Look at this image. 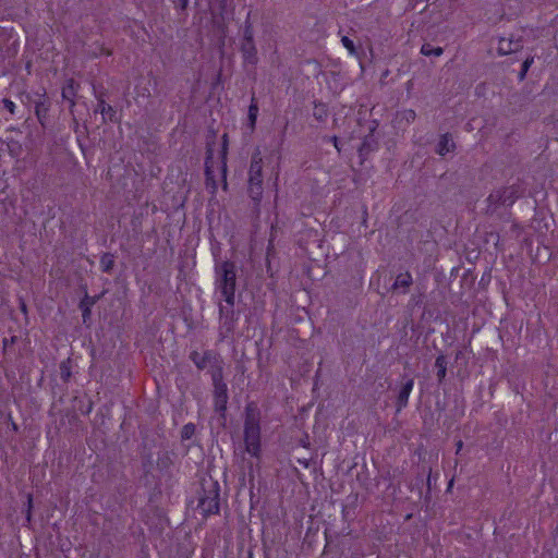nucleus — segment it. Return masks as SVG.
<instances>
[{
    "label": "nucleus",
    "mask_w": 558,
    "mask_h": 558,
    "mask_svg": "<svg viewBox=\"0 0 558 558\" xmlns=\"http://www.w3.org/2000/svg\"><path fill=\"white\" fill-rule=\"evenodd\" d=\"M215 141L207 142L206 145V159H205V177L206 186L210 189L211 193L217 191L216 170H218L222 178V187L227 190V154H228V135L222 136V147L219 151V156L215 159L214 156Z\"/></svg>",
    "instance_id": "f257e3e1"
},
{
    "label": "nucleus",
    "mask_w": 558,
    "mask_h": 558,
    "mask_svg": "<svg viewBox=\"0 0 558 558\" xmlns=\"http://www.w3.org/2000/svg\"><path fill=\"white\" fill-rule=\"evenodd\" d=\"M260 411L255 402L245 407L244 442L246 451L253 457L260 452Z\"/></svg>",
    "instance_id": "f03ea898"
},
{
    "label": "nucleus",
    "mask_w": 558,
    "mask_h": 558,
    "mask_svg": "<svg viewBox=\"0 0 558 558\" xmlns=\"http://www.w3.org/2000/svg\"><path fill=\"white\" fill-rule=\"evenodd\" d=\"M216 289L220 292L225 302L235 299L236 266L233 262L225 260L216 265Z\"/></svg>",
    "instance_id": "7ed1b4c3"
},
{
    "label": "nucleus",
    "mask_w": 558,
    "mask_h": 558,
    "mask_svg": "<svg viewBox=\"0 0 558 558\" xmlns=\"http://www.w3.org/2000/svg\"><path fill=\"white\" fill-rule=\"evenodd\" d=\"M250 197L258 205L263 197V157L260 150H256L252 155L248 170V187Z\"/></svg>",
    "instance_id": "20e7f679"
},
{
    "label": "nucleus",
    "mask_w": 558,
    "mask_h": 558,
    "mask_svg": "<svg viewBox=\"0 0 558 558\" xmlns=\"http://www.w3.org/2000/svg\"><path fill=\"white\" fill-rule=\"evenodd\" d=\"M240 50L245 63L255 65L258 62L257 49L254 43L253 25L250 22V15L244 23Z\"/></svg>",
    "instance_id": "39448f33"
},
{
    "label": "nucleus",
    "mask_w": 558,
    "mask_h": 558,
    "mask_svg": "<svg viewBox=\"0 0 558 558\" xmlns=\"http://www.w3.org/2000/svg\"><path fill=\"white\" fill-rule=\"evenodd\" d=\"M220 335L228 337L234 332L238 316L234 311V299L226 304H219Z\"/></svg>",
    "instance_id": "423d86ee"
},
{
    "label": "nucleus",
    "mask_w": 558,
    "mask_h": 558,
    "mask_svg": "<svg viewBox=\"0 0 558 558\" xmlns=\"http://www.w3.org/2000/svg\"><path fill=\"white\" fill-rule=\"evenodd\" d=\"M198 507L205 517L219 512V488L217 483L213 484L211 488L204 492V496L199 498Z\"/></svg>",
    "instance_id": "0eeeda50"
},
{
    "label": "nucleus",
    "mask_w": 558,
    "mask_h": 558,
    "mask_svg": "<svg viewBox=\"0 0 558 558\" xmlns=\"http://www.w3.org/2000/svg\"><path fill=\"white\" fill-rule=\"evenodd\" d=\"M518 198V189L512 186L502 187L493 192L487 201L492 204L507 205L510 206Z\"/></svg>",
    "instance_id": "6e6552de"
},
{
    "label": "nucleus",
    "mask_w": 558,
    "mask_h": 558,
    "mask_svg": "<svg viewBox=\"0 0 558 558\" xmlns=\"http://www.w3.org/2000/svg\"><path fill=\"white\" fill-rule=\"evenodd\" d=\"M214 407L217 412L225 413L228 403L227 384L214 386Z\"/></svg>",
    "instance_id": "1a4fd4ad"
},
{
    "label": "nucleus",
    "mask_w": 558,
    "mask_h": 558,
    "mask_svg": "<svg viewBox=\"0 0 558 558\" xmlns=\"http://www.w3.org/2000/svg\"><path fill=\"white\" fill-rule=\"evenodd\" d=\"M523 47L521 39L500 38L497 51L500 56L510 54L521 50Z\"/></svg>",
    "instance_id": "9d476101"
},
{
    "label": "nucleus",
    "mask_w": 558,
    "mask_h": 558,
    "mask_svg": "<svg viewBox=\"0 0 558 558\" xmlns=\"http://www.w3.org/2000/svg\"><path fill=\"white\" fill-rule=\"evenodd\" d=\"M208 373L210 374L213 386L226 384L223 381V361L220 355L213 357Z\"/></svg>",
    "instance_id": "9b49d317"
},
{
    "label": "nucleus",
    "mask_w": 558,
    "mask_h": 558,
    "mask_svg": "<svg viewBox=\"0 0 558 558\" xmlns=\"http://www.w3.org/2000/svg\"><path fill=\"white\" fill-rule=\"evenodd\" d=\"M219 354L214 351H205L204 354L198 353L197 351H193L190 354V359L194 362L198 369H205L209 367L213 357H217Z\"/></svg>",
    "instance_id": "f8f14e48"
},
{
    "label": "nucleus",
    "mask_w": 558,
    "mask_h": 558,
    "mask_svg": "<svg viewBox=\"0 0 558 558\" xmlns=\"http://www.w3.org/2000/svg\"><path fill=\"white\" fill-rule=\"evenodd\" d=\"M39 97H40L39 100L35 101V114L38 119V122L43 126H45L46 121L48 119V111H49L50 104L46 98L45 92Z\"/></svg>",
    "instance_id": "ddd939ff"
},
{
    "label": "nucleus",
    "mask_w": 558,
    "mask_h": 558,
    "mask_svg": "<svg viewBox=\"0 0 558 558\" xmlns=\"http://www.w3.org/2000/svg\"><path fill=\"white\" fill-rule=\"evenodd\" d=\"M414 380L408 379L401 387L398 397H397V411H401L403 408L408 405L409 396L413 389Z\"/></svg>",
    "instance_id": "4468645a"
},
{
    "label": "nucleus",
    "mask_w": 558,
    "mask_h": 558,
    "mask_svg": "<svg viewBox=\"0 0 558 558\" xmlns=\"http://www.w3.org/2000/svg\"><path fill=\"white\" fill-rule=\"evenodd\" d=\"M456 149V144L452 140L451 134L446 133L442 134L437 144L436 153L440 156H445L448 153H451Z\"/></svg>",
    "instance_id": "2eb2a0df"
},
{
    "label": "nucleus",
    "mask_w": 558,
    "mask_h": 558,
    "mask_svg": "<svg viewBox=\"0 0 558 558\" xmlns=\"http://www.w3.org/2000/svg\"><path fill=\"white\" fill-rule=\"evenodd\" d=\"M104 96V93L96 94L98 104L95 112H100L104 118L108 116L109 120L113 121L116 119V110L112 108V106L106 104Z\"/></svg>",
    "instance_id": "dca6fc26"
},
{
    "label": "nucleus",
    "mask_w": 558,
    "mask_h": 558,
    "mask_svg": "<svg viewBox=\"0 0 558 558\" xmlns=\"http://www.w3.org/2000/svg\"><path fill=\"white\" fill-rule=\"evenodd\" d=\"M77 84L73 78L68 80L66 85L62 88V98L70 102V108L75 106L74 97L76 95Z\"/></svg>",
    "instance_id": "f3484780"
},
{
    "label": "nucleus",
    "mask_w": 558,
    "mask_h": 558,
    "mask_svg": "<svg viewBox=\"0 0 558 558\" xmlns=\"http://www.w3.org/2000/svg\"><path fill=\"white\" fill-rule=\"evenodd\" d=\"M99 296H89L85 293V296L80 302V308L82 310L83 323H86L90 317V307L98 301Z\"/></svg>",
    "instance_id": "a211bd4d"
},
{
    "label": "nucleus",
    "mask_w": 558,
    "mask_h": 558,
    "mask_svg": "<svg viewBox=\"0 0 558 558\" xmlns=\"http://www.w3.org/2000/svg\"><path fill=\"white\" fill-rule=\"evenodd\" d=\"M413 283L412 275L409 271H405L403 274H399L396 278L395 283L392 284V290L402 289L403 293L408 291V289Z\"/></svg>",
    "instance_id": "6ab92c4d"
},
{
    "label": "nucleus",
    "mask_w": 558,
    "mask_h": 558,
    "mask_svg": "<svg viewBox=\"0 0 558 558\" xmlns=\"http://www.w3.org/2000/svg\"><path fill=\"white\" fill-rule=\"evenodd\" d=\"M435 366L437 368V379H438V383H442V380L445 379L446 377V373H447V361H446V357L445 355H439L437 356L436 361H435Z\"/></svg>",
    "instance_id": "aec40b11"
},
{
    "label": "nucleus",
    "mask_w": 558,
    "mask_h": 558,
    "mask_svg": "<svg viewBox=\"0 0 558 558\" xmlns=\"http://www.w3.org/2000/svg\"><path fill=\"white\" fill-rule=\"evenodd\" d=\"M114 256L110 253H105L100 257V268L104 272L110 274L114 267Z\"/></svg>",
    "instance_id": "412c9836"
},
{
    "label": "nucleus",
    "mask_w": 558,
    "mask_h": 558,
    "mask_svg": "<svg viewBox=\"0 0 558 558\" xmlns=\"http://www.w3.org/2000/svg\"><path fill=\"white\" fill-rule=\"evenodd\" d=\"M257 114H258V104H257V99L253 96L251 99V105L248 107V121H250L252 129H254V126H255Z\"/></svg>",
    "instance_id": "4be33fe9"
},
{
    "label": "nucleus",
    "mask_w": 558,
    "mask_h": 558,
    "mask_svg": "<svg viewBox=\"0 0 558 558\" xmlns=\"http://www.w3.org/2000/svg\"><path fill=\"white\" fill-rule=\"evenodd\" d=\"M444 52V49L441 47H433L430 44L426 43L423 44L421 48V53L424 56H435L439 57Z\"/></svg>",
    "instance_id": "5701e85b"
},
{
    "label": "nucleus",
    "mask_w": 558,
    "mask_h": 558,
    "mask_svg": "<svg viewBox=\"0 0 558 558\" xmlns=\"http://www.w3.org/2000/svg\"><path fill=\"white\" fill-rule=\"evenodd\" d=\"M70 360L64 361L60 364V377L64 383H68L71 377Z\"/></svg>",
    "instance_id": "b1692460"
},
{
    "label": "nucleus",
    "mask_w": 558,
    "mask_h": 558,
    "mask_svg": "<svg viewBox=\"0 0 558 558\" xmlns=\"http://www.w3.org/2000/svg\"><path fill=\"white\" fill-rule=\"evenodd\" d=\"M195 434V425L192 423L185 424L181 430V438L183 440L191 439Z\"/></svg>",
    "instance_id": "393cba45"
},
{
    "label": "nucleus",
    "mask_w": 558,
    "mask_h": 558,
    "mask_svg": "<svg viewBox=\"0 0 558 558\" xmlns=\"http://www.w3.org/2000/svg\"><path fill=\"white\" fill-rule=\"evenodd\" d=\"M401 120H404L407 123H411L415 120L416 113L413 109H405L399 113Z\"/></svg>",
    "instance_id": "a878e982"
},
{
    "label": "nucleus",
    "mask_w": 558,
    "mask_h": 558,
    "mask_svg": "<svg viewBox=\"0 0 558 558\" xmlns=\"http://www.w3.org/2000/svg\"><path fill=\"white\" fill-rule=\"evenodd\" d=\"M313 116L316 120L324 121L327 117V110L325 106H315Z\"/></svg>",
    "instance_id": "bb28decb"
},
{
    "label": "nucleus",
    "mask_w": 558,
    "mask_h": 558,
    "mask_svg": "<svg viewBox=\"0 0 558 558\" xmlns=\"http://www.w3.org/2000/svg\"><path fill=\"white\" fill-rule=\"evenodd\" d=\"M372 145L368 137H365L363 143L361 144L359 148V154L361 157H364L366 154H368L372 150Z\"/></svg>",
    "instance_id": "cd10ccee"
},
{
    "label": "nucleus",
    "mask_w": 558,
    "mask_h": 558,
    "mask_svg": "<svg viewBox=\"0 0 558 558\" xmlns=\"http://www.w3.org/2000/svg\"><path fill=\"white\" fill-rule=\"evenodd\" d=\"M341 43L349 50V52L351 54H355L356 53L355 45H354L353 40H351L349 37L343 36L341 38Z\"/></svg>",
    "instance_id": "c85d7f7f"
},
{
    "label": "nucleus",
    "mask_w": 558,
    "mask_h": 558,
    "mask_svg": "<svg viewBox=\"0 0 558 558\" xmlns=\"http://www.w3.org/2000/svg\"><path fill=\"white\" fill-rule=\"evenodd\" d=\"M533 63V58H527L523 63H522V68H521V71L519 73V78L520 80H524L531 64Z\"/></svg>",
    "instance_id": "c756f323"
},
{
    "label": "nucleus",
    "mask_w": 558,
    "mask_h": 558,
    "mask_svg": "<svg viewBox=\"0 0 558 558\" xmlns=\"http://www.w3.org/2000/svg\"><path fill=\"white\" fill-rule=\"evenodd\" d=\"M3 102V107L11 113V114H14L15 112V105L12 100L8 99V98H4L2 100Z\"/></svg>",
    "instance_id": "7c9ffc66"
},
{
    "label": "nucleus",
    "mask_w": 558,
    "mask_h": 558,
    "mask_svg": "<svg viewBox=\"0 0 558 558\" xmlns=\"http://www.w3.org/2000/svg\"><path fill=\"white\" fill-rule=\"evenodd\" d=\"M189 0H177L175 5L181 10H185L187 8Z\"/></svg>",
    "instance_id": "2f4dec72"
},
{
    "label": "nucleus",
    "mask_w": 558,
    "mask_h": 558,
    "mask_svg": "<svg viewBox=\"0 0 558 558\" xmlns=\"http://www.w3.org/2000/svg\"><path fill=\"white\" fill-rule=\"evenodd\" d=\"M99 53H102V54H106V56H111L112 54V51L104 46H101L99 48Z\"/></svg>",
    "instance_id": "473e14b6"
},
{
    "label": "nucleus",
    "mask_w": 558,
    "mask_h": 558,
    "mask_svg": "<svg viewBox=\"0 0 558 558\" xmlns=\"http://www.w3.org/2000/svg\"><path fill=\"white\" fill-rule=\"evenodd\" d=\"M32 500H33L32 496L29 495L28 496V510H27V515H26L27 521H31Z\"/></svg>",
    "instance_id": "72a5a7b5"
},
{
    "label": "nucleus",
    "mask_w": 558,
    "mask_h": 558,
    "mask_svg": "<svg viewBox=\"0 0 558 558\" xmlns=\"http://www.w3.org/2000/svg\"><path fill=\"white\" fill-rule=\"evenodd\" d=\"M331 141H332V143H333L335 148H336L338 151H340L338 137H337V136H332V137H331Z\"/></svg>",
    "instance_id": "f704fd0d"
},
{
    "label": "nucleus",
    "mask_w": 558,
    "mask_h": 558,
    "mask_svg": "<svg viewBox=\"0 0 558 558\" xmlns=\"http://www.w3.org/2000/svg\"><path fill=\"white\" fill-rule=\"evenodd\" d=\"M456 447H457L456 453L458 454L461 451V449L463 448V441L461 439L458 440L456 444Z\"/></svg>",
    "instance_id": "c9c22d12"
},
{
    "label": "nucleus",
    "mask_w": 558,
    "mask_h": 558,
    "mask_svg": "<svg viewBox=\"0 0 558 558\" xmlns=\"http://www.w3.org/2000/svg\"><path fill=\"white\" fill-rule=\"evenodd\" d=\"M452 485H453V480H451V481L449 482L448 489H450V488L452 487Z\"/></svg>",
    "instance_id": "e433bc0d"
},
{
    "label": "nucleus",
    "mask_w": 558,
    "mask_h": 558,
    "mask_svg": "<svg viewBox=\"0 0 558 558\" xmlns=\"http://www.w3.org/2000/svg\"><path fill=\"white\" fill-rule=\"evenodd\" d=\"M22 311H26V305L25 304H22Z\"/></svg>",
    "instance_id": "4c0bfd02"
}]
</instances>
